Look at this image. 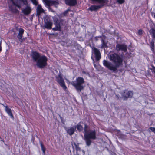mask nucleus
Returning <instances> with one entry per match:
<instances>
[{
  "instance_id": "obj_1",
  "label": "nucleus",
  "mask_w": 155,
  "mask_h": 155,
  "mask_svg": "<svg viewBox=\"0 0 155 155\" xmlns=\"http://www.w3.org/2000/svg\"><path fill=\"white\" fill-rule=\"evenodd\" d=\"M124 56L121 54L119 55L117 53H114L110 54V59L114 64L113 66L110 62L104 60L103 61V65L109 70L112 71L114 73H117L118 71L117 68L123 65Z\"/></svg>"
},
{
  "instance_id": "obj_2",
  "label": "nucleus",
  "mask_w": 155,
  "mask_h": 155,
  "mask_svg": "<svg viewBox=\"0 0 155 155\" xmlns=\"http://www.w3.org/2000/svg\"><path fill=\"white\" fill-rule=\"evenodd\" d=\"M31 56L33 60L36 62L37 66L39 68H44L47 65L48 58L45 55H41L38 52L35 51L32 52Z\"/></svg>"
},
{
  "instance_id": "obj_3",
  "label": "nucleus",
  "mask_w": 155,
  "mask_h": 155,
  "mask_svg": "<svg viewBox=\"0 0 155 155\" xmlns=\"http://www.w3.org/2000/svg\"><path fill=\"white\" fill-rule=\"evenodd\" d=\"M84 124V140L87 146L89 147L92 142L91 139L94 140L97 138L96 132L94 130H88L89 127L86 124Z\"/></svg>"
},
{
  "instance_id": "obj_4",
  "label": "nucleus",
  "mask_w": 155,
  "mask_h": 155,
  "mask_svg": "<svg viewBox=\"0 0 155 155\" xmlns=\"http://www.w3.org/2000/svg\"><path fill=\"white\" fill-rule=\"evenodd\" d=\"M84 81L83 78L78 77L76 78L75 82H73L72 85L74 87L77 91H81L84 88L83 84L84 83Z\"/></svg>"
},
{
  "instance_id": "obj_5",
  "label": "nucleus",
  "mask_w": 155,
  "mask_h": 155,
  "mask_svg": "<svg viewBox=\"0 0 155 155\" xmlns=\"http://www.w3.org/2000/svg\"><path fill=\"white\" fill-rule=\"evenodd\" d=\"M53 20L55 27L53 28L52 30L54 31H60L61 29V26L63 24L64 20L60 15L54 17Z\"/></svg>"
},
{
  "instance_id": "obj_6",
  "label": "nucleus",
  "mask_w": 155,
  "mask_h": 155,
  "mask_svg": "<svg viewBox=\"0 0 155 155\" xmlns=\"http://www.w3.org/2000/svg\"><path fill=\"white\" fill-rule=\"evenodd\" d=\"M56 80L57 83L64 90H65L67 89V87L65 85L64 80L61 74H59L56 77Z\"/></svg>"
},
{
  "instance_id": "obj_7",
  "label": "nucleus",
  "mask_w": 155,
  "mask_h": 155,
  "mask_svg": "<svg viewBox=\"0 0 155 155\" xmlns=\"http://www.w3.org/2000/svg\"><path fill=\"white\" fill-rule=\"evenodd\" d=\"M127 90H125L121 93L122 96L124 97V100H127L128 98H130L133 96V91H129L126 92Z\"/></svg>"
},
{
  "instance_id": "obj_8",
  "label": "nucleus",
  "mask_w": 155,
  "mask_h": 155,
  "mask_svg": "<svg viewBox=\"0 0 155 155\" xmlns=\"http://www.w3.org/2000/svg\"><path fill=\"white\" fill-rule=\"evenodd\" d=\"M116 50L118 51H120L125 52L127 51V46L124 44H117L116 45Z\"/></svg>"
},
{
  "instance_id": "obj_9",
  "label": "nucleus",
  "mask_w": 155,
  "mask_h": 155,
  "mask_svg": "<svg viewBox=\"0 0 155 155\" xmlns=\"http://www.w3.org/2000/svg\"><path fill=\"white\" fill-rule=\"evenodd\" d=\"M92 50L95 56L96 60L99 61L101 58V54L99 50L95 47H93Z\"/></svg>"
},
{
  "instance_id": "obj_10",
  "label": "nucleus",
  "mask_w": 155,
  "mask_h": 155,
  "mask_svg": "<svg viewBox=\"0 0 155 155\" xmlns=\"http://www.w3.org/2000/svg\"><path fill=\"white\" fill-rule=\"evenodd\" d=\"M44 2L45 3L46 5L49 7L53 5L56 6V5H58L59 4L58 2L56 1L44 0Z\"/></svg>"
},
{
  "instance_id": "obj_11",
  "label": "nucleus",
  "mask_w": 155,
  "mask_h": 155,
  "mask_svg": "<svg viewBox=\"0 0 155 155\" xmlns=\"http://www.w3.org/2000/svg\"><path fill=\"white\" fill-rule=\"evenodd\" d=\"M18 31L19 33L17 37L18 38L19 41L21 43L23 42V39L22 38V37L23 36V34L24 33V30L23 28H19Z\"/></svg>"
},
{
  "instance_id": "obj_12",
  "label": "nucleus",
  "mask_w": 155,
  "mask_h": 155,
  "mask_svg": "<svg viewBox=\"0 0 155 155\" xmlns=\"http://www.w3.org/2000/svg\"><path fill=\"white\" fill-rule=\"evenodd\" d=\"M104 5V4H100L98 5H92L88 8L89 10L92 11H96L97 10L101 8Z\"/></svg>"
},
{
  "instance_id": "obj_13",
  "label": "nucleus",
  "mask_w": 155,
  "mask_h": 155,
  "mask_svg": "<svg viewBox=\"0 0 155 155\" xmlns=\"http://www.w3.org/2000/svg\"><path fill=\"white\" fill-rule=\"evenodd\" d=\"M31 10L30 7L28 6H27L26 7L23 9L22 10V12L25 15H27L30 14L31 12Z\"/></svg>"
},
{
  "instance_id": "obj_14",
  "label": "nucleus",
  "mask_w": 155,
  "mask_h": 155,
  "mask_svg": "<svg viewBox=\"0 0 155 155\" xmlns=\"http://www.w3.org/2000/svg\"><path fill=\"white\" fill-rule=\"evenodd\" d=\"M65 3L69 6H74L77 3V0H65Z\"/></svg>"
},
{
  "instance_id": "obj_15",
  "label": "nucleus",
  "mask_w": 155,
  "mask_h": 155,
  "mask_svg": "<svg viewBox=\"0 0 155 155\" xmlns=\"http://www.w3.org/2000/svg\"><path fill=\"white\" fill-rule=\"evenodd\" d=\"M3 105L5 107V111L8 114V115L10 116L12 118L14 119V117L12 112L11 109L9 108V107L7 106H5L4 104H3Z\"/></svg>"
},
{
  "instance_id": "obj_16",
  "label": "nucleus",
  "mask_w": 155,
  "mask_h": 155,
  "mask_svg": "<svg viewBox=\"0 0 155 155\" xmlns=\"http://www.w3.org/2000/svg\"><path fill=\"white\" fill-rule=\"evenodd\" d=\"M76 128L75 126L70 127L66 130L67 133L70 136L72 135L74 133Z\"/></svg>"
},
{
  "instance_id": "obj_17",
  "label": "nucleus",
  "mask_w": 155,
  "mask_h": 155,
  "mask_svg": "<svg viewBox=\"0 0 155 155\" xmlns=\"http://www.w3.org/2000/svg\"><path fill=\"white\" fill-rule=\"evenodd\" d=\"M53 25L52 22L51 21H47L45 22L44 27L45 28L51 29H52V26Z\"/></svg>"
},
{
  "instance_id": "obj_18",
  "label": "nucleus",
  "mask_w": 155,
  "mask_h": 155,
  "mask_svg": "<svg viewBox=\"0 0 155 155\" xmlns=\"http://www.w3.org/2000/svg\"><path fill=\"white\" fill-rule=\"evenodd\" d=\"M44 10L42 8L41 5H38L36 9L37 15L39 16L41 13L44 12Z\"/></svg>"
},
{
  "instance_id": "obj_19",
  "label": "nucleus",
  "mask_w": 155,
  "mask_h": 155,
  "mask_svg": "<svg viewBox=\"0 0 155 155\" xmlns=\"http://www.w3.org/2000/svg\"><path fill=\"white\" fill-rule=\"evenodd\" d=\"M40 144L41 147V150L42 151V154L43 155H45V154L46 148L44 146L41 142H40Z\"/></svg>"
},
{
  "instance_id": "obj_20",
  "label": "nucleus",
  "mask_w": 155,
  "mask_h": 155,
  "mask_svg": "<svg viewBox=\"0 0 155 155\" xmlns=\"http://www.w3.org/2000/svg\"><path fill=\"white\" fill-rule=\"evenodd\" d=\"M93 2H97L102 4H104L108 2L107 0H91Z\"/></svg>"
},
{
  "instance_id": "obj_21",
  "label": "nucleus",
  "mask_w": 155,
  "mask_h": 155,
  "mask_svg": "<svg viewBox=\"0 0 155 155\" xmlns=\"http://www.w3.org/2000/svg\"><path fill=\"white\" fill-rule=\"evenodd\" d=\"M101 48H104L108 47L107 43L103 39H102L101 40Z\"/></svg>"
},
{
  "instance_id": "obj_22",
  "label": "nucleus",
  "mask_w": 155,
  "mask_h": 155,
  "mask_svg": "<svg viewBox=\"0 0 155 155\" xmlns=\"http://www.w3.org/2000/svg\"><path fill=\"white\" fill-rule=\"evenodd\" d=\"M150 33L152 38H155V29L152 28L150 30Z\"/></svg>"
},
{
  "instance_id": "obj_23",
  "label": "nucleus",
  "mask_w": 155,
  "mask_h": 155,
  "mask_svg": "<svg viewBox=\"0 0 155 155\" xmlns=\"http://www.w3.org/2000/svg\"><path fill=\"white\" fill-rule=\"evenodd\" d=\"M76 127V128H77V130L81 132L83 130V127L80 124H77Z\"/></svg>"
},
{
  "instance_id": "obj_24",
  "label": "nucleus",
  "mask_w": 155,
  "mask_h": 155,
  "mask_svg": "<svg viewBox=\"0 0 155 155\" xmlns=\"http://www.w3.org/2000/svg\"><path fill=\"white\" fill-rule=\"evenodd\" d=\"M10 10L14 13H17L18 12V10L16 8H13L12 6L9 7Z\"/></svg>"
},
{
  "instance_id": "obj_25",
  "label": "nucleus",
  "mask_w": 155,
  "mask_h": 155,
  "mask_svg": "<svg viewBox=\"0 0 155 155\" xmlns=\"http://www.w3.org/2000/svg\"><path fill=\"white\" fill-rule=\"evenodd\" d=\"M154 42L153 41H151L150 43L151 49L152 51H154Z\"/></svg>"
},
{
  "instance_id": "obj_26",
  "label": "nucleus",
  "mask_w": 155,
  "mask_h": 155,
  "mask_svg": "<svg viewBox=\"0 0 155 155\" xmlns=\"http://www.w3.org/2000/svg\"><path fill=\"white\" fill-rule=\"evenodd\" d=\"M71 11V9L70 8H68L67 10H65L64 12H63L61 14L63 15L64 16H66L67 14L68 13V12Z\"/></svg>"
},
{
  "instance_id": "obj_27",
  "label": "nucleus",
  "mask_w": 155,
  "mask_h": 155,
  "mask_svg": "<svg viewBox=\"0 0 155 155\" xmlns=\"http://www.w3.org/2000/svg\"><path fill=\"white\" fill-rule=\"evenodd\" d=\"M125 0H117V2L119 4H122L125 2Z\"/></svg>"
},
{
  "instance_id": "obj_28",
  "label": "nucleus",
  "mask_w": 155,
  "mask_h": 155,
  "mask_svg": "<svg viewBox=\"0 0 155 155\" xmlns=\"http://www.w3.org/2000/svg\"><path fill=\"white\" fill-rule=\"evenodd\" d=\"M32 3L35 5H37L38 4V2L36 0H31Z\"/></svg>"
},
{
  "instance_id": "obj_29",
  "label": "nucleus",
  "mask_w": 155,
  "mask_h": 155,
  "mask_svg": "<svg viewBox=\"0 0 155 155\" xmlns=\"http://www.w3.org/2000/svg\"><path fill=\"white\" fill-rule=\"evenodd\" d=\"M138 34L139 35H141L143 34V30L142 29H139L138 32Z\"/></svg>"
},
{
  "instance_id": "obj_30",
  "label": "nucleus",
  "mask_w": 155,
  "mask_h": 155,
  "mask_svg": "<svg viewBox=\"0 0 155 155\" xmlns=\"http://www.w3.org/2000/svg\"><path fill=\"white\" fill-rule=\"evenodd\" d=\"M149 129H150L152 132H153L155 134V127H150Z\"/></svg>"
},
{
  "instance_id": "obj_31",
  "label": "nucleus",
  "mask_w": 155,
  "mask_h": 155,
  "mask_svg": "<svg viewBox=\"0 0 155 155\" xmlns=\"http://www.w3.org/2000/svg\"><path fill=\"white\" fill-rule=\"evenodd\" d=\"M21 1L24 3V4L25 5H26L28 4V2L27 0H20Z\"/></svg>"
},
{
  "instance_id": "obj_32",
  "label": "nucleus",
  "mask_w": 155,
  "mask_h": 155,
  "mask_svg": "<svg viewBox=\"0 0 155 155\" xmlns=\"http://www.w3.org/2000/svg\"><path fill=\"white\" fill-rule=\"evenodd\" d=\"M152 71L155 73V67L153 65H152Z\"/></svg>"
},
{
  "instance_id": "obj_33",
  "label": "nucleus",
  "mask_w": 155,
  "mask_h": 155,
  "mask_svg": "<svg viewBox=\"0 0 155 155\" xmlns=\"http://www.w3.org/2000/svg\"><path fill=\"white\" fill-rule=\"evenodd\" d=\"M12 3L14 5L16 6L19 7V6L18 5L17 2H14V1H12Z\"/></svg>"
},
{
  "instance_id": "obj_34",
  "label": "nucleus",
  "mask_w": 155,
  "mask_h": 155,
  "mask_svg": "<svg viewBox=\"0 0 155 155\" xmlns=\"http://www.w3.org/2000/svg\"><path fill=\"white\" fill-rule=\"evenodd\" d=\"M76 150L77 151H80V148L78 146L76 145Z\"/></svg>"
},
{
  "instance_id": "obj_35",
  "label": "nucleus",
  "mask_w": 155,
  "mask_h": 155,
  "mask_svg": "<svg viewBox=\"0 0 155 155\" xmlns=\"http://www.w3.org/2000/svg\"><path fill=\"white\" fill-rule=\"evenodd\" d=\"M2 51V47L1 46V41L0 42V53Z\"/></svg>"
},
{
  "instance_id": "obj_36",
  "label": "nucleus",
  "mask_w": 155,
  "mask_h": 155,
  "mask_svg": "<svg viewBox=\"0 0 155 155\" xmlns=\"http://www.w3.org/2000/svg\"><path fill=\"white\" fill-rule=\"evenodd\" d=\"M15 29L17 30H19V28H18V26L15 27Z\"/></svg>"
},
{
  "instance_id": "obj_37",
  "label": "nucleus",
  "mask_w": 155,
  "mask_h": 155,
  "mask_svg": "<svg viewBox=\"0 0 155 155\" xmlns=\"http://www.w3.org/2000/svg\"><path fill=\"white\" fill-rule=\"evenodd\" d=\"M33 17V15H31V18H30V19L32 20V19Z\"/></svg>"
},
{
  "instance_id": "obj_38",
  "label": "nucleus",
  "mask_w": 155,
  "mask_h": 155,
  "mask_svg": "<svg viewBox=\"0 0 155 155\" xmlns=\"http://www.w3.org/2000/svg\"><path fill=\"white\" fill-rule=\"evenodd\" d=\"M153 16H154V18H155V13H153Z\"/></svg>"
},
{
  "instance_id": "obj_39",
  "label": "nucleus",
  "mask_w": 155,
  "mask_h": 155,
  "mask_svg": "<svg viewBox=\"0 0 155 155\" xmlns=\"http://www.w3.org/2000/svg\"><path fill=\"white\" fill-rule=\"evenodd\" d=\"M155 64V62H154Z\"/></svg>"
}]
</instances>
